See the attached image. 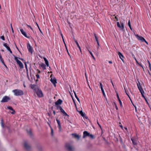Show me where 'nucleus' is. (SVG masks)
Segmentation results:
<instances>
[{
	"label": "nucleus",
	"instance_id": "obj_1",
	"mask_svg": "<svg viewBox=\"0 0 151 151\" xmlns=\"http://www.w3.org/2000/svg\"><path fill=\"white\" fill-rule=\"evenodd\" d=\"M12 92L14 93V95L16 96H21L24 94L23 91L19 89H15L12 90Z\"/></svg>",
	"mask_w": 151,
	"mask_h": 151
},
{
	"label": "nucleus",
	"instance_id": "obj_2",
	"mask_svg": "<svg viewBox=\"0 0 151 151\" xmlns=\"http://www.w3.org/2000/svg\"><path fill=\"white\" fill-rule=\"evenodd\" d=\"M135 35L138 40H141L142 42H145L147 45L148 44V42L143 37L141 36H139L137 34Z\"/></svg>",
	"mask_w": 151,
	"mask_h": 151
},
{
	"label": "nucleus",
	"instance_id": "obj_3",
	"mask_svg": "<svg viewBox=\"0 0 151 151\" xmlns=\"http://www.w3.org/2000/svg\"><path fill=\"white\" fill-rule=\"evenodd\" d=\"M35 92L38 97L41 98L43 96L42 91L39 88Z\"/></svg>",
	"mask_w": 151,
	"mask_h": 151
},
{
	"label": "nucleus",
	"instance_id": "obj_4",
	"mask_svg": "<svg viewBox=\"0 0 151 151\" xmlns=\"http://www.w3.org/2000/svg\"><path fill=\"white\" fill-rule=\"evenodd\" d=\"M65 147L68 151H73L74 148L70 144L67 143L65 144Z\"/></svg>",
	"mask_w": 151,
	"mask_h": 151
},
{
	"label": "nucleus",
	"instance_id": "obj_5",
	"mask_svg": "<svg viewBox=\"0 0 151 151\" xmlns=\"http://www.w3.org/2000/svg\"><path fill=\"white\" fill-rule=\"evenodd\" d=\"M10 99V98L7 96H4L1 102H6Z\"/></svg>",
	"mask_w": 151,
	"mask_h": 151
},
{
	"label": "nucleus",
	"instance_id": "obj_6",
	"mask_svg": "<svg viewBox=\"0 0 151 151\" xmlns=\"http://www.w3.org/2000/svg\"><path fill=\"white\" fill-rule=\"evenodd\" d=\"M27 47L29 52H30L31 54H32L33 51V50L32 47L31 46L29 43H28L27 45Z\"/></svg>",
	"mask_w": 151,
	"mask_h": 151
},
{
	"label": "nucleus",
	"instance_id": "obj_7",
	"mask_svg": "<svg viewBox=\"0 0 151 151\" xmlns=\"http://www.w3.org/2000/svg\"><path fill=\"white\" fill-rule=\"evenodd\" d=\"M24 148L27 150H29L30 149V146L28 144V142L27 141L24 142Z\"/></svg>",
	"mask_w": 151,
	"mask_h": 151
},
{
	"label": "nucleus",
	"instance_id": "obj_8",
	"mask_svg": "<svg viewBox=\"0 0 151 151\" xmlns=\"http://www.w3.org/2000/svg\"><path fill=\"white\" fill-rule=\"evenodd\" d=\"M31 88L35 92L39 88L37 85L35 84H31L30 86Z\"/></svg>",
	"mask_w": 151,
	"mask_h": 151
},
{
	"label": "nucleus",
	"instance_id": "obj_9",
	"mask_svg": "<svg viewBox=\"0 0 151 151\" xmlns=\"http://www.w3.org/2000/svg\"><path fill=\"white\" fill-rule=\"evenodd\" d=\"M3 46L5 47L11 53H12V51H11L10 47L6 43H4L3 44Z\"/></svg>",
	"mask_w": 151,
	"mask_h": 151
},
{
	"label": "nucleus",
	"instance_id": "obj_10",
	"mask_svg": "<svg viewBox=\"0 0 151 151\" xmlns=\"http://www.w3.org/2000/svg\"><path fill=\"white\" fill-rule=\"evenodd\" d=\"M121 25L119 24V22H117V26L121 28L122 30H124V24L123 23H121Z\"/></svg>",
	"mask_w": 151,
	"mask_h": 151
},
{
	"label": "nucleus",
	"instance_id": "obj_11",
	"mask_svg": "<svg viewBox=\"0 0 151 151\" xmlns=\"http://www.w3.org/2000/svg\"><path fill=\"white\" fill-rule=\"evenodd\" d=\"M20 31L22 33V34L25 37L27 38H29V36H27V33L25 32L23 29H20Z\"/></svg>",
	"mask_w": 151,
	"mask_h": 151
},
{
	"label": "nucleus",
	"instance_id": "obj_12",
	"mask_svg": "<svg viewBox=\"0 0 151 151\" xmlns=\"http://www.w3.org/2000/svg\"><path fill=\"white\" fill-rule=\"evenodd\" d=\"M62 102V101L61 99H59L57 101L55 102V104L57 106V108L58 109L59 107L58 105L61 104Z\"/></svg>",
	"mask_w": 151,
	"mask_h": 151
},
{
	"label": "nucleus",
	"instance_id": "obj_13",
	"mask_svg": "<svg viewBox=\"0 0 151 151\" xmlns=\"http://www.w3.org/2000/svg\"><path fill=\"white\" fill-rule=\"evenodd\" d=\"M50 81L53 84L54 86L55 87H56V84L57 83V80L55 78H51L50 79Z\"/></svg>",
	"mask_w": 151,
	"mask_h": 151
},
{
	"label": "nucleus",
	"instance_id": "obj_14",
	"mask_svg": "<svg viewBox=\"0 0 151 151\" xmlns=\"http://www.w3.org/2000/svg\"><path fill=\"white\" fill-rule=\"evenodd\" d=\"M131 139L132 141L133 144L134 145H136L137 144V141L136 139H134V138L133 137H131Z\"/></svg>",
	"mask_w": 151,
	"mask_h": 151
},
{
	"label": "nucleus",
	"instance_id": "obj_15",
	"mask_svg": "<svg viewBox=\"0 0 151 151\" xmlns=\"http://www.w3.org/2000/svg\"><path fill=\"white\" fill-rule=\"evenodd\" d=\"M118 54L119 55L120 58L121 59L123 62L124 63V60L123 58H124V56L122 54L119 52H118Z\"/></svg>",
	"mask_w": 151,
	"mask_h": 151
},
{
	"label": "nucleus",
	"instance_id": "obj_16",
	"mask_svg": "<svg viewBox=\"0 0 151 151\" xmlns=\"http://www.w3.org/2000/svg\"><path fill=\"white\" fill-rule=\"evenodd\" d=\"M116 95L117 98V99L118 100V101H119V103L120 106L121 107H123V105L122 104V101H121V100L119 97V95H118V93H116Z\"/></svg>",
	"mask_w": 151,
	"mask_h": 151
},
{
	"label": "nucleus",
	"instance_id": "obj_17",
	"mask_svg": "<svg viewBox=\"0 0 151 151\" xmlns=\"http://www.w3.org/2000/svg\"><path fill=\"white\" fill-rule=\"evenodd\" d=\"M90 134V133L86 131H85L83 132V138L87 136H89Z\"/></svg>",
	"mask_w": 151,
	"mask_h": 151
},
{
	"label": "nucleus",
	"instance_id": "obj_18",
	"mask_svg": "<svg viewBox=\"0 0 151 151\" xmlns=\"http://www.w3.org/2000/svg\"><path fill=\"white\" fill-rule=\"evenodd\" d=\"M56 121L57 122V123L58 124V127L59 129L60 130V131L61 129V127L60 124V122L59 120H58V119H56Z\"/></svg>",
	"mask_w": 151,
	"mask_h": 151
},
{
	"label": "nucleus",
	"instance_id": "obj_19",
	"mask_svg": "<svg viewBox=\"0 0 151 151\" xmlns=\"http://www.w3.org/2000/svg\"><path fill=\"white\" fill-rule=\"evenodd\" d=\"M40 67L42 68L43 70L46 69V65L43 63H42L39 64Z\"/></svg>",
	"mask_w": 151,
	"mask_h": 151
},
{
	"label": "nucleus",
	"instance_id": "obj_20",
	"mask_svg": "<svg viewBox=\"0 0 151 151\" xmlns=\"http://www.w3.org/2000/svg\"><path fill=\"white\" fill-rule=\"evenodd\" d=\"M138 83H137V85L139 90L143 89L142 86L141 85V83L139 82V81H138Z\"/></svg>",
	"mask_w": 151,
	"mask_h": 151
},
{
	"label": "nucleus",
	"instance_id": "obj_21",
	"mask_svg": "<svg viewBox=\"0 0 151 151\" xmlns=\"http://www.w3.org/2000/svg\"><path fill=\"white\" fill-rule=\"evenodd\" d=\"M72 135L75 138L77 139L78 140H79L80 138L79 136L76 134L73 133L72 134Z\"/></svg>",
	"mask_w": 151,
	"mask_h": 151
},
{
	"label": "nucleus",
	"instance_id": "obj_22",
	"mask_svg": "<svg viewBox=\"0 0 151 151\" xmlns=\"http://www.w3.org/2000/svg\"><path fill=\"white\" fill-rule=\"evenodd\" d=\"M19 65L20 68H24V66L23 63H22V62L19 61L18 63H17Z\"/></svg>",
	"mask_w": 151,
	"mask_h": 151
},
{
	"label": "nucleus",
	"instance_id": "obj_23",
	"mask_svg": "<svg viewBox=\"0 0 151 151\" xmlns=\"http://www.w3.org/2000/svg\"><path fill=\"white\" fill-rule=\"evenodd\" d=\"M44 59L45 62V64L47 67L49 66V62L46 58H44Z\"/></svg>",
	"mask_w": 151,
	"mask_h": 151
},
{
	"label": "nucleus",
	"instance_id": "obj_24",
	"mask_svg": "<svg viewBox=\"0 0 151 151\" xmlns=\"http://www.w3.org/2000/svg\"><path fill=\"white\" fill-rule=\"evenodd\" d=\"M59 108L60 111L61 112H62L63 113L65 111L64 110L62 109V107L60 106H59Z\"/></svg>",
	"mask_w": 151,
	"mask_h": 151
},
{
	"label": "nucleus",
	"instance_id": "obj_25",
	"mask_svg": "<svg viewBox=\"0 0 151 151\" xmlns=\"http://www.w3.org/2000/svg\"><path fill=\"white\" fill-rule=\"evenodd\" d=\"M36 23V25H37V26L38 27V28L40 31V32L42 34H43V33H42V31H41V29H40V27L38 25V24L36 22L35 23Z\"/></svg>",
	"mask_w": 151,
	"mask_h": 151
},
{
	"label": "nucleus",
	"instance_id": "obj_26",
	"mask_svg": "<svg viewBox=\"0 0 151 151\" xmlns=\"http://www.w3.org/2000/svg\"><path fill=\"white\" fill-rule=\"evenodd\" d=\"M94 36L95 37V40L96 41V42H98V41H98V38L96 36V34H94Z\"/></svg>",
	"mask_w": 151,
	"mask_h": 151
},
{
	"label": "nucleus",
	"instance_id": "obj_27",
	"mask_svg": "<svg viewBox=\"0 0 151 151\" xmlns=\"http://www.w3.org/2000/svg\"><path fill=\"white\" fill-rule=\"evenodd\" d=\"M139 90L140 91L141 94H144V93H145V92L143 90V89Z\"/></svg>",
	"mask_w": 151,
	"mask_h": 151
},
{
	"label": "nucleus",
	"instance_id": "obj_28",
	"mask_svg": "<svg viewBox=\"0 0 151 151\" xmlns=\"http://www.w3.org/2000/svg\"><path fill=\"white\" fill-rule=\"evenodd\" d=\"M74 93L75 96V97L77 99V100L79 102H80V100H79V99L78 98V96H77L76 93L75 92H74Z\"/></svg>",
	"mask_w": 151,
	"mask_h": 151
},
{
	"label": "nucleus",
	"instance_id": "obj_29",
	"mask_svg": "<svg viewBox=\"0 0 151 151\" xmlns=\"http://www.w3.org/2000/svg\"><path fill=\"white\" fill-rule=\"evenodd\" d=\"M0 61L3 64V65H4L6 67H7L6 65H5V64L4 63V61L3 59L1 60Z\"/></svg>",
	"mask_w": 151,
	"mask_h": 151
},
{
	"label": "nucleus",
	"instance_id": "obj_30",
	"mask_svg": "<svg viewBox=\"0 0 151 151\" xmlns=\"http://www.w3.org/2000/svg\"><path fill=\"white\" fill-rule=\"evenodd\" d=\"M80 113L82 116L83 117L84 116V113L82 111H80Z\"/></svg>",
	"mask_w": 151,
	"mask_h": 151
},
{
	"label": "nucleus",
	"instance_id": "obj_31",
	"mask_svg": "<svg viewBox=\"0 0 151 151\" xmlns=\"http://www.w3.org/2000/svg\"><path fill=\"white\" fill-rule=\"evenodd\" d=\"M14 59L16 61L17 63L20 61L19 60H18V57L16 56L14 57Z\"/></svg>",
	"mask_w": 151,
	"mask_h": 151
},
{
	"label": "nucleus",
	"instance_id": "obj_32",
	"mask_svg": "<svg viewBox=\"0 0 151 151\" xmlns=\"http://www.w3.org/2000/svg\"><path fill=\"white\" fill-rule=\"evenodd\" d=\"M88 51L89 52V53H90V54H91V55L92 57L94 59H95V58L94 56H93V54L92 53V52L89 50H88Z\"/></svg>",
	"mask_w": 151,
	"mask_h": 151
},
{
	"label": "nucleus",
	"instance_id": "obj_33",
	"mask_svg": "<svg viewBox=\"0 0 151 151\" xmlns=\"http://www.w3.org/2000/svg\"><path fill=\"white\" fill-rule=\"evenodd\" d=\"M114 104L115 105V108L116 110H118V108L117 106L116 103L115 102H114Z\"/></svg>",
	"mask_w": 151,
	"mask_h": 151
},
{
	"label": "nucleus",
	"instance_id": "obj_34",
	"mask_svg": "<svg viewBox=\"0 0 151 151\" xmlns=\"http://www.w3.org/2000/svg\"><path fill=\"white\" fill-rule=\"evenodd\" d=\"M8 109H10L11 110H13V109L12 107L11 106H9L7 107Z\"/></svg>",
	"mask_w": 151,
	"mask_h": 151
},
{
	"label": "nucleus",
	"instance_id": "obj_35",
	"mask_svg": "<svg viewBox=\"0 0 151 151\" xmlns=\"http://www.w3.org/2000/svg\"><path fill=\"white\" fill-rule=\"evenodd\" d=\"M27 132L28 134L30 135H31L32 134V132L31 130H29V131H27Z\"/></svg>",
	"mask_w": 151,
	"mask_h": 151
},
{
	"label": "nucleus",
	"instance_id": "obj_36",
	"mask_svg": "<svg viewBox=\"0 0 151 151\" xmlns=\"http://www.w3.org/2000/svg\"><path fill=\"white\" fill-rule=\"evenodd\" d=\"M141 95H142V97L144 98V99H145V101L147 102V104H148V102H147L145 96H144V94H141Z\"/></svg>",
	"mask_w": 151,
	"mask_h": 151
},
{
	"label": "nucleus",
	"instance_id": "obj_37",
	"mask_svg": "<svg viewBox=\"0 0 151 151\" xmlns=\"http://www.w3.org/2000/svg\"><path fill=\"white\" fill-rule=\"evenodd\" d=\"M89 136L92 139H94V136L92 134H89Z\"/></svg>",
	"mask_w": 151,
	"mask_h": 151
},
{
	"label": "nucleus",
	"instance_id": "obj_38",
	"mask_svg": "<svg viewBox=\"0 0 151 151\" xmlns=\"http://www.w3.org/2000/svg\"><path fill=\"white\" fill-rule=\"evenodd\" d=\"M97 124H98V125L99 126V127H100V128H101V129H102V127H101V126L100 125V124H99V122H98V120H97Z\"/></svg>",
	"mask_w": 151,
	"mask_h": 151
},
{
	"label": "nucleus",
	"instance_id": "obj_39",
	"mask_svg": "<svg viewBox=\"0 0 151 151\" xmlns=\"http://www.w3.org/2000/svg\"><path fill=\"white\" fill-rule=\"evenodd\" d=\"M27 26L28 27H29V28H30L31 29L32 31H33L34 30L32 29V27L30 26V25H27Z\"/></svg>",
	"mask_w": 151,
	"mask_h": 151
},
{
	"label": "nucleus",
	"instance_id": "obj_40",
	"mask_svg": "<svg viewBox=\"0 0 151 151\" xmlns=\"http://www.w3.org/2000/svg\"><path fill=\"white\" fill-rule=\"evenodd\" d=\"M99 84H100V86L101 88H103V85L102 83L101 82L99 83Z\"/></svg>",
	"mask_w": 151,
	"mask_h": 151
},
{
	"label": "nucleus",
	"instance_id": "obj_41",
	"mask_svg": "<svg viewBox=\"0 0 151 151\" xmlns=\"http://www.w3.org/2000/svg\"><path fill=\"white\" fill-rule=\"evenodd\" d=\"M64 115L65 116H69V115L67 114V113L65 111L63 113Z\"/></svg>",
	"mask_w": 151,
	"mask_h": 151
},
{
	"label": "nucleus",
	"instance_id": "obj_42",
	"mask_svg": "<svg viewBox=\"0 0 151 151\" xmlns=\"http://www.w3.org/2000/svg\"><path fill=\"white\" fill-rule=\"evenodd\" d=\"M114 16L115 17V18L116 19V20L118 21V17L115 15H114Z\"/></svg>",
	"mask_w": 151,
	"mask_h": 151
},
{
	"label": "nucleus",
	"instance_id": "obj_43",
	"mask_svg": "<svg viewBox=\"0 0 151 151\" xmlns=\"http://www.w3.org/2000/svg\"><path fill=\"white\" fill-rule=\"evenodd\" d=\"M74 41L76 44V45L77 46H78V45H79L78 43V42L77 41V40H76L74 39Z\"/></svg>",
	"mask_w": 151,
	"mask_h": 151
},
{
	"label": "nucleus",
	"instance_id": "obj_44",
	"mask_svg": "<svg viewBox=\"0 0 151 151\" xmlns=\"http://www.w3.org/2000/svg\"><path fill=\"white\" fill-rule=\"evenodd\" d=\"M134 59H135L137 63L139 64L138 62V61L137 60V59H136V58L135 56H134Z\"/></svg>",
	"mask_w": 151,
	"mask_h": 151
},
{
	"label": "nucleus",
	"instance_id": "obj_45",
	"mask_svg": "<svg viewBox=\"0 0 151 151\" xmlns=\"http://www.w3.org/2000/svg\"><path fill=\"white\" fill-rule=\"evenodd\" d=\"M36 76L37 79H39L40 78V76L38 74H36Z\"/></svg>",
	"mask_w": 151,
	"mask_h": 151
},
{
	"label": "nucleus",
	"instance_id": "obj_46",
	"mask_svg": "<svg viewBox=\"0 0 151 151\" xmlns=\"http://www.w3.org/2000/svg\"><path fill=\"white\" fill-rule=\"evenodd\" d=\"M12 111L11 112L12 114H14L15 113V111L13 109V110H12Z\"/></svg>",
	"mask_w": 151,
	"mask_h": 151
},
{
	"label": "nucleus",
	"instance_id": "obj_47",
	"mask_svg": "<svg viewBox=\"0 0 151 151\" xmlns=\"http://www.w3.org/2000/svg\"><path fill=\"white\" fill-rule=\"evenodd\" d=\"M1 38L3 40H5V38L4 36H2L1 37Z\"/></svg>",
	"mask_w": 151,
	"mask_h": 151
},
{
	"label": "nucleus",
	"instance_id": "obj_48",
	"mask_svg": "<svg viewBox=\"0 0 151 151\" xmlns=\"http://www.w3.org/2000/svg\"><path fill=\"white\" fill-rule=\"evenodd\" d=\"M77 46L78 47V48H79V50H80V51L81 53L82 51H81V48L80 46H79V45H78V46Z\"/></svg>",
	"mask_w": 151,
	"mask_h": 151
},
{
	"label": "nucleus",
	"instance_id": "obj_49",
	"mask_svg": "<svg viewBox=\"0 0 151 151\" xmlns=\"http://www.w3.org/2000/svg\"><path fill=\"white\" fill-rule=\"evenodd\" d=\"M128 25L129 26H131V24H130V21L129 20L128 21Z\"/></svg>",
	"mask_w": 151,
	"mask_h": 151
},
{
	"label": "nucleus",
	"instance_id": "obj_50",
	"mask_svg": "<svg viewBox=\"0 0 151 151\" xmlns=\"http://www.w3.org/2000/svg\"><path fill=\"white\" fill-rule=\"evenodd\" d=\"M126 94L128 96V97H129V99H130V100H131V98H130V96L128 94L126 91Z\"/></svg>",
	"mask_w": 151,
	"mask_h": 151
},
{
	"label": "nucleus",
	"instance_id": "obj_51",
	"mask_svg": "<svg viewBox=\"0 0 151 151\" xmlns=\"http://www.w3.org/2000/svg\"><path fill=\"white\" fill-rule=\"evenodd\" d=\"M24 64H25V68L27 69V63L26 62H25L24 63Z\"/></svg>",
	"mask_w": 151,
	"mask_h": 151
},
{
	"label": "nucleus",
	"instance_id": "obj_52",
	"mask_svg": "<svg viewBox=\"0 0 151 151\" xmlns=\"http://www.w3.org/2000/svg\"><path fill=\"white\" fill-rule=\"evenodd\" d=\"M63 42L64 43V44H65V46L66 48V49L67 50V47H66V44H65V41H64V39H63Z\"/></svg>",
	"mask_w": 151,
	"mask_h": 151
},
{
	"label": "nucleus",
	"instance_id": "obj_53",
	"mask_svg": "<svg viewBox=\"0 0 151 151\" xmlns=\"http://www.w3.org/2000/svg\"><path fill=\"white\" fill-rule=\"evenodd\" d=\"M138 64L141 67H142V68H143V65L141 63H139V64Z\"/></svg>",
	"mask_w": 151,
	"mask_h": 151
},
{
	"label": "nucleus",
	"instance_id": "obj_54",
	"mask_svg": "<svg viewBox=\"0 0 151 151\" xmlns=\"http://www.w3.org/2000/svg\"><path fill=\"white\" fill-rule=\"evenodd\" d=\"M51 133L52 135H53V130L52 129H51Z\"/></svg>",
	"mask_w": 151,
	"mask_h": 151
},
{
	"label": "nucleus",
	"instance_id": "obj_55",
	"mask_svg": "<svg viewBox=\"0 0 151 151\" xmlns=\"http://www.w3.org/2000/svg\"><path fill=\"white\" fill-rule=\"evenodd\" d=\"M1 124L2 127L3 128H4V124L2 122H1Z\"/></svg>",
	"mask_w": 151,
	"mask_h": 151
},
{
	"label": "nucleus",
	"instance_id": "obj_56",
	"mask_svg": "<svg viewBox=\"0 0 151 151\" xmlns=\"http://www.w3.org/2000/svg\"><path fill=\"white\" fill-rule=\"evenodd\" d=\"M2 59H3L2 58V57L1 55V53H0V61Z\"/></svg>",
	"mask_w": 151,
	"mask_h": 151
},
{
	"label": "nucleus",
	"instance_id": "obj_57",
	"mask_svg": "<svg viewBox=\"0 0 151 151\" xmlns=\"http://www.w3.org/2000/svg\"><path fill=\"white\" fill-rule=\"evenodd\" d=\"M2 59H3L2 58V57L1 55V53H0V61Z\"/></svg>",
	"mask_w": 151,
	"mask_h": 151
},
{
	"label": "nucleus",
	"instance_id": "obj_58",
	"mask_svg": "<svg viewBox=\"0 0 151 151\" xmlns=\"http://www.w3.org/2000/svg\"><path fill=\"white\" fill-rule=\"evenodd\" d=\"M2 59H3L2 58V57L1 55V53H0V61Z\"/></svg>",
	"mask_w": 151,
	"mask_h": 151
},
{
	"label": "nucleus",
	"instance_id": "obj_59",
	"mask_svg": "<svg viewBox=\"0 0 151 151\" xmlns=\"http://www.w3.org/2000/svg\"><path fill=\"white\" fill-rule=\"evenodd\" d=\"M2 59H3L2 58V57L1 55V53H0V61Z\"/></svg>",
	"mask_w": 151,
	"mask_h": 151
},
{
	"label": "nucleus",
	"instance_id": "obj_60",
	"mask_svg": "<svg viewBox=\"0 0 151 151\" xmlns=\"http://www.w3.org/2000/svg\"><path fill=\"white\" fill-rule=\"evenodd\" d=\"M73 99V102H74V104H75V106H76V107H77L76 105V103H75V101H74V99Z\"/></svg>",
	"mask_w": 151,
	"mask_h": 151
},
{
	"label": "nucleus",
	"instance_id": "obj_61",
	"mask_svg": "<svg viewBox=\"0 0 151 151\" xmlns=\"http://www.w3.org/2000/svg\"><path fill=\"white\" fill-rule=\"evenodd\" d=\"M73 99V102H74V104H75V106H76V107H77L76 105V103H75V101H74V99Z\"/></svg>",
	"mask_w": 151,
	"mask_h": 151
},
{
	"label": "nucleus",
	"instance_id": "obj_62",
	"mask_svg": "<svg viewBox=\"0 0 151 151\" xmlns=\"http://www.w3.org/2000/svg\"><path fill=\"white\" fill-rule=\"evenodd\" d=\"M147 62H148V64L149 65V66H151V63H150V61L148 60H147Z\"/></svg>",
	"mask_w": 151,
	"mask_h": 151
},
{
	"label": "nucleus",
	"instance_id": "obj_63",
	"mask_svg": "<svg viewBox=\"0 0 151 151\" xmlns=\"http://www.w3.org/2000/svg\"><path fill=\"white\" fill-rule=\"evenodd\" d=\"M101 90L102 91V93L104 92V90L103 88H101Z\"/></svg>",
	"mask_w": 151,
	"mask_h": 151
},
{
	"label": "nucleus",
	"instance_id": "obj_64",
	"mask_svg": "<svg viewBox=\"0 0 151 151\" xmlns=\"http://www.w3.org/2000/svg\"><path fill=\"white\" fill-rule=\"evenodd\" d=\"M37 70L38 71V73H41V71L38 69H37Z\"/></svg>",
	"mask_w": 151,
	"mask_h": 151
}]
</instances>
